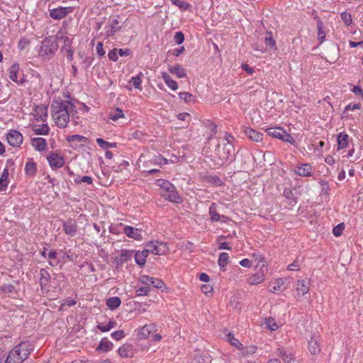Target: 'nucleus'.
<instances>
[{
    "label": "nucleus",
    "instance_id": "obj_1",
    "mask_svg": "<svg viewBox=\"0 0 363 363\" xmlns=\"http://www.w3.org/2000/svg\"><path fill=\"white\" fill-rule=\"evenodd\" d=\"M51 114L59 128H65L69 121V113L74 105L69 101H64L60 97L55 98L51 104Z\"/></svg>",
    "mask_w": 363,
    "mask_h": 363
},
{
    "label": "nucleus",
    "instance_id": "obj_2",
    "mask_svg": "<svg viewBox=\"0 0 363 363\" xmlns=\"http://www.w3.org/2000/svg\"><path fill=\"white\" fill-rule=\"evenodd\" d=\"M33 349L30 342H21L9 352L5 363H22L28 357Z\"/></svg>",
    "mask_w": 363,
    "mask_h": 363
},
{
    "label": "nucleus",
    "instance_id": "obj_3",
    "mask_svg": "<svg viewBox=\"0 0 363 363\" xmlns=\"http://www.w3.org/2000/svg\"><path fill=\"white\" fill-rule=\"evenodd\" d=\"M58 49V44L55 38L52 36L45 38L41 43V45L38 50L40 57L45 60H49Z\"/></svg>",
    "mask_w": 363,
    "mask_h": 363
},
{
    "label": "nucleus",
    "instance_id": "obj_4",
    "mask_svg": "<svg viewBox=\"0 0 363 363\" xmlns=\"http://www.w3.org/2000/svg\"><path fill=\"white\" fill-rule=\"evenodd\" d=\"M158 185L161 187V195L165 199L174 202H182L181 197L178 195L175 187L168 181L160 179L157 181Z\"/></svg>",
    "mask_w": 363,
    "mask_h": 363
},
{
    "label": "nucleus",
    "instance_id": "obj_5",
    "mask_svg": "<svg viewBox=\"0 0 363 363\" xmlns=\"http://www.w3.org/2000/svg\"><path fill=\"white\" fill-rule=\"evenodd\" d=\"M233 151V144L229 142H224L222 140L221 143L217 145L216 148V153L218 156V164L222 165L228 161L231 153Z\"/></svg>",
    "mask_w": 363,
    "mask_h": 363
},
{
    "label": "nucleus",
    "instance_id": "obj_6",
    "mask_svg": "<svg viewBox=\"0 0 363 363\" xmlns=\"http://www.w3.org/2000/svg\"><path fill=\"white\" fill-rule=\"evenodd\" d=\"M266 131L267 134L272 138L280 139L291 144H294L295 143L291 135L280 127L270 128L267 129Z\"/></svg>",
    "mask_w": 363,
    "mask_h": 363
},
{
    "label": "nucleus",
    "instance_id": "obj_7",
    "mask_svg": "<svg viewBox=\"0 0 363 363\" xmlns=\"http://www.w3.org/2000/svg\"><path fill=\"white\" fill-rule=\"evenodd\" d=\"M9 144L13 147H19L23 140L22 134L16 130H11L6 135Z\"/></svg>",
    "mask_w": 363,
    "mask_h": 363
},
{
    "label": "nucleus",
    "instance_id": "obj_8",
    "mask_svg": "<svg viewBox=\"0 0 363 363\" xmlns=\"http://www.w3.org/2000/svg\"><path fill=\"white\" fill-rule=\"evenodd\" d=\"M50 16L55 20H60L65 18L69 13L72 11L71 7L59 6L55 9H49Z\"/></svg>",
    "mask_w": 363,
    "mask_h": 363
},
{
    "label": "nucleus",
    "instance_id": "obj_9",
    "mask_svg": "<svg viewBox=\"0 0 363 363\" xmlns=\"http://www.w3.org/2000/svg\"><path fill=\"white\" fill-rule=\"evenodd\" d=\"M123 23L119 21L116 18H111L106 26V35L112 36L121 28Z\"/></svg>",
    "mask_w": 363,
    "mask_h": 363
},
{
    "label": "nucleus",
    "instance_id": "obj_10",
    "mask_svg": "<svg viewBox=\"0 0 363 363\" xmlns=\"http://www.w3.org/2000/svg\"><path fill=\"white\" fill-rule=\"evenodd\" d=\"M48 109L44 105H38L35 108L32 115L37 121L45 122L48 117Z\"/></svg>",
    "mask_w": 363,
    "mask_h": 363
},
{
    "label": "nucleus",
    "instance_id": "obj_11",
    "mask_svg": "<svg viewBox=\"0 0 363 363\" xmlns=\"http://www.w3.org/2000/svg\"><path fill=\"white\" fill-rule=\"evenodd\" d=\"M48 161L52 168H60L65 164L64 158L54 152L48 156Z\"/></svg>",
    "mask_w": 363,
    "mask_h": 363
},
{
    "label": "nucleus",
    "instance_id": "obj_12",
    "mask_svg": "<svg viewBox=\"0 0 363 363\" xmlns=\"http://www.w3.org/2000/svg\"><path fill=\"white\" fill-rule=\"evenodd\" d=\"M40 278L39 280L40 285L41 286V289L43 291H49V281L50 279V275L49 272L45 269H40Z\"/></svg>",
    "mask_w": 363,
    "mask_h": 363
},
{
    "label": "nucleus",
    "instance_id": "obj_13",
    "mask_svg": "<svg viewBox=\"0 0 363 363\" xmlns=\"http://www.w3.org/2000/svg\"><path fill=\"white\" fill-rule=\"evenodd\" d=\"M123 233L129 238H133L137 240L142 239V235L139 229L135 228L130 225H125L123 228Z\"/></svg>",
    "mask_w": 363,
    "mask_h": 363
},
{
    "label": "nucleus",
    "instance_id": "obj_14",
    "mask_svg": "<svg viewBox=\"0 0 363 363\" xmlns=\"http://www.w3.org/2000/svg\"><path fill=\"white\" fill-rule=\"evenodd\" d=\"M245 133L250 140L255 142L261 141L263 139V133L250 128H246L245 130Z\"/></svg>",
    "mask_w": 363,
    "mask_h": 363
},
{
    "label": "nucleus",
    "instance_id": "obj_15",
    "mask_svg": "<svg viewBox=\"0 0 363 363\" xmlns=\"http://www.w3.org/2000/svg\"><path fill=\"white\" fill-rule=\"evenodd\" d=\"M169 72L175 75L178 78H184L186 77V71L179 64H176L174 66H170L168 68Z\"/></svg>",
    "mask_w": 363,
    "mask_h": 363
},
{
    "label": "nucleus",
    "instance_id": "obj_16",
    "mask_svg": "<svg viewBox=\"0 0 363 363\" xmlns=\"http://www.w3.org/2000/svg\"><path fill=\"white\" fill-rule=\"evenodd\" d=\"M156 331V326L154 324L145 325L139 330V335L141 338H147L150 335Z\"/></svg>",
    "mask_w": 363,
    "mask_h": 363
},
{
    "label": "nucleus",
    "instance_id": "obj_17",
    "mask_svg": "<svg viewBox=\"0 0 363 363\" xmlns=\"http://www.w3.org/2000/svg\"><path fill=\"white\" fill-rule=\"evenodd\" d=\"M310 281L308 279L297 281L296 291L301 295H305L309 291Z\"/></svg>",
    "mask_w": 363,
    "mask_h": 363
},
{
    "label": "nucleus",
    "instance_id": "obj_18",
    "mask_svg": "<svg viewBox=\"0 0 363 363\" xmlns=\"http://www.w3.org/2000/svg\"><path fill=\"white\" fill-rule=\"evenodd\" d=\"M276 354L281 357L284 363H294V358L291 354H288L282 347L277 350Z\"/></svg>",
    "mask_w": 363,
    "mask_h": 363
},
{
    "label": "nucleus",
    "instance_id": "obj_19",
    "mask_svg": "<svg viewBox=\"0 0 363 363\" xmlns=\"http://www.w3.org/2000/svg\"><path fill=\"white\" fill-rule=\"evenodd\" d=\"M31 145L36 150L43 151L47 146V142L43 138H35L31 140Z\"/></svg>",
    "mask_w": 363,
    "mask_h": 363
},
{
    "label": "nucleus",
    "instance_id": "obj_20",
    "mask_svg": "<svg viewBox=\"0 0 363 363\" xmlns=\"http://www.w3.org/2000/svg\"><path fill=\"white\" fill-rule=\"evenodd\" d=\"M148 256V250H143L142 251H138L135 253V262L143 267L146 262V258Z\"/></svg>",
    "mask_w": 363,
    "mask_h": 363
},
{
    "label": "nucleus",
    "instance_id": "obj_21",
    "mask_svg": "<svg viewBox=\"0 0 363 363\" xmlns=\"http://www.w3.org/2000/svg\"><path fill=\"white\" fill-rule=\"evenodd\" d=\"M311 166L309 164H303L298 167L296 174L301 177H309L311 175Z\"/></svg>",
    "mask_w": 363,
    "mask_h": 363
},
{
    "label": "nucleus",
    "instance_id": "obj_22",
    "mask_svg": "<svg viewBox=\"0 0 363 363\" xmlns=\"http://www.w3.org/2000/svg\"><path fill=\"white\" fill-rule=\"evenodd\" d=\"M264 280V274L263 271H262L260 272H257V273L250 276L247 279V282L250 284L256 285V284H259L262 283Z\"/></svg>",
    "mask_w": 363,
    "mask_h": 363
},
{
    "label": "nucleus",
    "instance_id": "obj_23",
    "mask_svg": "<svg viewBox=\"0 0 363 363\" xmlns=\"http://www.w3.org/2000/svg\"><path fill=\"white\" fill-rule=\"evenodd\" d=\"M162 77L164 81L165 84L173 91H176L178 89V84L176 81L172 79L171 77L167 72L162 73Z\"/></svg>",
    "mask_w": 363,
    "mask_h": 363
},
{
    "label": "nucleus",
    "instance_id": "obj_24",
    "mask_svg": "<svg viewBox=\"0 0 363 363\" xmlns=\"http://www.w3.org/2000/svg\"><path fill=\"white\" fill-rule=\"evenodd\" d=\"M77 228V225L71 221L65 222L63 225L65 233L70 236L75 235Z\"/></svg>",
    "mask_w": 363,
    "mask_h": 363
},
{
    "label": "nucleus",
    "instance_id": "obj_25",
    "mask_svg": "<svg viewBox=\"0 0 363 363\" xmlns=\"http://www.w3.org/2000/svg\"><path fill=\"white\" fill-rule=\"evenodd\" d=\"M113 347V343L107 340L106 338H103L101 340L99 345L96 347V350L108 352L110 351Z\"/></svg>",
    "mask_w": 363,
    "mask_h": 363
},
{
    "label": "nucleus",
    "instance_id": "obj_26",
    "mask_svg": "<svg viewBox=\"0 0 363 363\" xmlns=\"http://www.w3.org/2000/svg\"><path fill=\"white\" fill-rule=\"evenodd\" d=\"M348 145V135L340 133L337 137V150L345 148Z\"/></svg>",
    "mask_w": 363,
    "mask_h": 363
},
{
    "label": "nucleus",
    "instance_id": "obj_27",
    "mask_svg": "<svg viewBox=\"0 0 363 363\" xmlns=\"http://www.w3.org/2000/svg\"><path fill=\"white\" fill-rule=\"evenodd\" d=\"M308 347L310 352L313 354H316L319 353L320 351L318 340L314 337H311V340L308 341Z\"/></svg>",
    "mask_w": 363,
    "mask_h": 363
},
{
    "label": "nucleus",
    "instance_id": "obj_28",
    "mask_svg": "<svg viewBox=\"0 0 363 363\" xmlns=\"http://www.w3.org/2000/svg\"><path fill=\"white\" fill-rule=\"evenodd\" d=\"M121 303V299L117 296H113L106 300V306L111 309L114 310L118 308Z\"/></svg>",
    "mask_w": 363,
    "mask_h": 363
},
{
    "label": "nucleus",
    "instance_id": "obj_29",
    "mask_svg": "<svg viewBox=\"0 0 363 363\" xmlns=\"http://www.w3.org/2000/svg\"><path fill=\"white\" fill-rule=\"evenodd\" d=\"M19 72V65L13 64L9 68V78L15 82H21L18 80V74Z\"/></svg>",
    "mask_w": 363,
    "mask_h": 363
},
{
    "label": "nucleus",
    "instance_id": "obj_30",
    "mask_svg": "<svg viewBox=\"0 0 363 363\" xmlns=\"http://www.w3.org/2000/svg\"><path fill=\"white\" fill-rule=\"evenodd\" d=\"M209 214L211 216V220L213 222L218 221L220 218H225L224 216H220L216 211V205L213 203L209 207Z\"/></svg>",
    "mask_w": 363,
    "mask_h": 363
},
{
    "label": "nucleus",
    "instance_id": "obj_31",
    "mask_svg": "<svg viewBox=\"0 0 363 363\" xmlns=\"http://www.w3.org/2000/svg\"><path fill=\"white\" fill-rule=\"evenodd\" d=\"M133 253V250H122L121 254L118 257V262L121 263L128 262L130 259Z\"/></svg>",
    "mask_w": 363,
    "mask_h": 363
},
{
    "label": "nucleus",
    "instance_id": "obj_32",
    "mask_svg": "<svg viewBox=\"0 0 363 363\" xmlns=\"http://www.w3.org/2000/svg\"><path fill=\"white\" fill-rule=\"evenodd\" d=\"M33 129L37 135H48L50 130V128L47 124L35 125Z\"/></svg>",
    "mask_w": 363,
    "mask_h": 363
},
{
    "label": "nucleus",
    "instance_id": "obj_33",
    "mask_svg": "<svg viewBox=\"0 0 363 363\" xmlns=\"http://www.w3.org/2000/svg\"><path fill=\"white\" fill-rule=\"evenodd\" d=\"M227 339L228 341L234 347H236L237 348L240 350H242L243 347L242 345L240 342V341L236 339L234 336V335L232 333H229L227 335Z\"/></svg>",
    "mask_w": 363,
    "mask_h": 363
},
{
    "label": "nucleus",
    "instance_id": "obj_34",
    "mask_svg": "<svg viewBox=\"0 0 363 363\" xmlns=\"http://www.w3.org/2000/svg\"><path fill=\"white\" fill-rule=\"evenodd\" d=\"M131 351V347L130 345H123L121 347H119L118 352L119 355L121 357L127 358L130 357V353Z\"/></svg>",
    "mask_w": 363,
    "mask_h": 363
},
{
    "label": "nucleus",
    "instance_id": "obj_35",
    "mask_svg": "<svg viewBox=\"0 0 363 363\" xmlns=\"http://www.w3.org/2000/svg\"><path fill=\"white\" fill-rule=\"evenodd\" d=\"M36 164L34 162H28L26 164L25 172L27 174L33 176L36 173Z\"/></svg>",
    "mask_w": 363,
    "mask_h": 363
},
{
    "label": "nucleus",
    "instance_id": "obj_36",
    "mask_svg": "<svg viewBox=\"0 0 363 363\" xmlns=\"http://www.w3.org/2000/svg\"><path fill=\"white\" fill-rule=\"evenodd\" d=\"M318 26V40L323 43L325 38V33L323 31V24L321 21L318 20L317 22Z\"/></svg>",
    "mask_w": 363,
    "mask_h": 363
},
{
    "label": "nucleus",
    "instance_id": "obj_37",
    "mask_svg": "<svg viewBox=\"0 0 363 363\" xmlns=\"http://www.w3.org/2000/svg\"><path fill=\"white\" fill-rule=\"evenodd\" d=\"M124 117V114L122 110L119 108H117L114 111L111 112L109 113V118L113 120V121H118L119 118H122Z\"/></svg>",
    "mask_w": 363,
    "mask_h": 363
},
{
    "label": "nucleus",
    "instance_id": "obj_38",
    "mask_svg": "<svg viewBox=\"0 0 363 363\" xmlns=\"http://www.w3.org/2000/svg\"><path fill=\"white\" fill-rule=\"evenodd\" d=\"M169 252V247L167 243L157 241V255H165Z\"/></svg>",
    "mask_w": 363,
    "mask_h": 363
},
{
    "label": "nucleus",
    "instance_id": "obj_39",
    "mask_svg": "<svg viewBox=\"0 0 363 363\" xmlns=\"http://www.w3.org/2000/svg\"><path fill=\"white\" fill-rule=\"evenodd\" d=\"M96 143L99 144V145L104 148V149H108V148H110V147H116V143H108L107 141H105L104 139L102 138H97L96 139Z\"/></svg>",
    "mask_w": 363,
    "mask_h": 363
},
{
    "label": "nucleus",
    "instance_id": "obj_40",
    "mask_svg": "<svg viewBox=\"0 0 363 363\" xmlns=\"http://www.w3.org/2000/svg\"><path fill=\"white\" fill-rule=\"evenodd\" d=\"M228 258H229V256H228V253H226V252H222L219 255L218 262V265L220 266V268H224L227 265L228 262Z\"/></svg>",
    "mask_w": 363,
    "mask_h": 363
},
{
    "label": "nucleus",
    "instance_id": "obj_41",
    "mask_svg": "<svg viewBox=\"0 0 363 363\" xmlns=\"http://www.w3.org/2000/svg\"><path fill=\"white\" fill-rule=\"evenodd\" d=\"M267 36L265 37V44L269 48L276 49V43L274 38H272V33L267 32Z\"/></svg>",
    "mask_w": 363,
    "mask_h": 363
},
{
    "label": "nucleus",
    "instance_id": "obj_42",
    "mask_svg": "<svg viewBox=\"0 0 363 363\" xmlns=\"http://www.w3.org/2000/svg\"><path fill=\"white\" fill-rule=\"evenodd\" d=\"M150 285H152L154 287L159 289L165 288V284L162 280L154 277H152V280L150 281Z\"/></svg>",
    "mask_w": 363,
    "mask_h": 363
},
{
    "label": "nucleus",
    "instance_id": "obj_43",
    "mask_svg": "<svg viewBox=\"0 0 363 363\" xmlns=\"http://www.w3.org/2000/svg\"><path fill=\"white\" fill-rule=\"evenodd\" d=\"M242 356L247 357L250 354H255L257 351V347L255 345H250L242 349Z\"/></svg>",
    "mask_w": 363,
    "mask_h": 363
},
{
    "label": "nucleus",
    "instance_id": "obj_44",
    "mask_svg": "<svg viewBox=\"0 0 363 363\" xmlns=\"http://www.w3.org/2000/svg\"><path fill=\"white\" fill-rule=\"evenodd\" d=\"M264 323L267 325V327L272 331H274L278 329L277 324L272 318H265Z\"/></svg>",
    "mask_w": 363,
    "mask_h": 363
},
{
    "label": "nucleus",
    "instance_id": "obj_45",
    "mask_svg": "<svg viewBox=\"0 0 363 363\" xmlns=\"http://www.w3.org/2000/svg\"><path fill=\"white\" fill-rule=\"evenodd\" d=\"M146 247L147 249H145V250H148V254L151 252L154 255H157L156 252L157 251V241H150L146 245Z\"/></svg>",
    "mask_w": 363,
    "mask_h": 363
},
{
    "label": "nucleus",
    "instance_id": "obj_46",
    "mask_svg": "<svg viewBox=\"0 0 363 363\" xmlns=\"http://www.w3.org/2000/svg\"><path fill=\"white\" fill-rule=\"evenodd\" d=\"M67 140L70 143H72L74 141L78 142V143H85L87 141V138L86 137L79 135H71L67 138Z\"/></svg>",
    "mask_w": 363,
    "mask_h": 363
},
{
    "label": "nucleus",
    "instance_id": "obj_47",
    "mask_svg": "<svg viewBox=\"0 0 363 363\" xmlns=\"http://www.w3.org/2000/svg\"><path fill=\"white\" fill-rule=\"evenodd\" d=\"M340 17L346 26H349L352 24V19L350 13L347 12H342L340 13Z\"/></svg>",
    "mask_w": 363,
    "mask_h": 363
},
{
    "label": "nucleus",
    "instance_id": "obj_48",
    "mask_svg": "<svg viewBox=\"0 0 363 363\" xmlns=\"http://www.w3.org/2000/svg\"><path fill=\"white\" fill-rule=\"evenodd\" d=\"M116 325V322L113 320H110L107 325L102 326V325H98L97 328L101 332H107L109 331L111 329L113 328Z\"/></svg>",
    "mask_w": 363,
    "mask_h": 363
},
{
    "label": "nucleus",
    "instance_id": "obj_49",
    "mask_svg": "<svg viewBox=\"0 0 363 363\" xmlns=\"http://www.w3.org/2000/svg\"><path fill=\"white\" fill-rule=\"evenodd\" d=\"M130 82L133 83V84L135 89L142 90V86H141L142 80H141L140 76L137 75L135 77H133L130 79Z\"/></svg>",
    "mask_w": 363,
    "mask_h": 363
},
{
    "label": "nucleus",
    "instance_id": "obj_50",
    "mask_svg": "<svg viewBox=\"0 0 363 363\" xmlns=\"http://www.w3.org/2000/svg\"><path fill=\"white\" fill-rule=\"evenodd\" d=\"M345 228V224L343 223H341L336 226H335L333 229V233L335 236L338 237L342 235V231Z\"/></svg>",
    "mask_w": 363,
    "mask_h": 363
},
{
    "label": "nucleus",
    "instance_id": "obj_51",
    "mask_svg": "<svg viewBox=\"0 0 363 363\" xmlns=\"http://www.w3.org/2000/svg\"><path fill=\"white\" fill-rule=\"evenodd\" d=\"M57 253L55 251H50L48 253L47 258L52 259L53 261H49V264L54 267L58 264V262L55 260L56 259Z\"/></svg>",
    "mask_w": 363,
    "mask_h": 363
},
{
    "label": "nucleus",
    "instance_id": "obj_52",
    "mask_svg": "<svg viewBox=\"0 0 363 363\" xmlns=\"http://www.w3.org/2000/svg\"><path fill=\"white\" fill-rule=\"evenodd\" d=\"M179 96L185 102H190L191 100L194 98L193 95L189 92H180L179 94Z\"/></svg>",
    "mask_w": 363,
    "mask_h": 363
},
{
    "label": "nucleus",
    "instance_id": "obj_53",
    "mask_svg": "<svg viewBox=\"0 0 363 363\" xmlns=\"http://www.w3.org/2000/svg\"><path fill=\"white\" fill-rule=\"evenodd\" d=\"M284 284V281L282 279H277L275 281L274 286L272 289H270L271 292H274L275 291L280 290L283 284Z\"/></svg>",
    "mask_w": 363,
    "mask_h": 363
},
{
    "label": "nucleus",
    "instance_id": "obj_54",
    "mask_svg": "<svg viewBox=\"0 0 363 363\" xmlns=\"http://www.w3.org/2000/svg\"><path fill=\"white\" fill-rule=\"evenodd\" d=\"M150 290L149 286H142L136 290V294L138 296H145L149 294Z\"/></svg>",
    "mask_w": 363,
    "mask_h": 363
},
{
    "label": "nucleus",
    "instance_id": "obj_55",
    "mask_svg": "<svg viewBox=\"0 0 363 363\" xmlns=\"http://www.w3.org/2000/svg\"><path fill=\"white\" fill-rule=\"evenodd\" d=\"M111 337L116 340H120L125 337V333L123 330H117L111 333Z\"/></svg>",
    "mask_w": 363,
    "mask_h": 363
},
{
    "label": "nucleus",
    "instance_id": "obj_56",
    "mask_svg": "<svg viewBox=\"0 0 363 363\" xmlns=\"http://www.w3.org/2000/svg\"><path fill=\"white\" fill-rule=\"evenodd\" d=\"M184 40V35L181 31L175 33L174 41L178 44L181 45Z\"/></svg>",
    "mask_w": 363,
    "mask_h": 363
},
{
    "label": "nucleus",
    "instance_id": "obj_57",
    "mask_svg": "<svg viewBox=\"0 0 363 363\" xmlns=\"http://www.w3.org/2000/svg\"><path fill=\"white\" fill-rule=\"evenodd\" d=\"M110 60L116 62L118 60V50L114 48L111 50L108 54Z\"/></svg>",
    "mask_w": 363,
    "mask_h": 363
},
{
    "label": "nucleus",
    "instance_id": "obj_58",
    "mask_svg": "<svg viewBox=\"0 0 363 363\" xmlns=\"http://www.w3.org/2000/svg\"><path fill=\"white\" fill-rule=\"evenodd\" d=\"M150 280H152V277H149L147 275H143V276H140L139 278V281L141 284H145V285H150Z\"/></svg>",
    "mask_w": 363,
    "mask_h": 363
},
{
    "label": "nucleus",
    "instance_id": "obj_59",
    "mask_svg": "<svg viewBox=\"0 0 363 363\" xmlns=\"http://www.w3.org/2000/svg\"><path fill=\"white\" fill-rule=\"evenodd\" d=\"M30 43V41L26 39V38H23L21 40H20L19 43H18V48L21 50H24L25 48H26L28 45Z\"/></svg>",
    "mask_w": 363,
    "mask_h": 363
},
{
    "label": "nucleus",
    "instance_id": "obj_60",
    "mask_svg": "<svg viewBox=\"0 0 363 363\" xmlns=\"http://www.w3.org/2000/svg\"><path fill=\"white\" fill-rule=\"evenodd\" d=\"M96 52L99 56H104L105 55V51L103 48V43L101 42H99L96 48Z\"/></svg>",
    "mask_w": 363,
    "mask_h": 363
},
{
    "label": "nucleus",
    "instance_id": "obj_61",
    "mask_svg": "<svg viewBox=\"0 0 363 363\" xmlns=\"http://www.w3.org/2000/svg\"><path fill=\"white\" fill-rule=\"evenodd\" d=\"M1 289L6 293H12L14 290V286L11 284H5L1 286Z\"/></svg>",
    "mask_w": 363,
    "mask_h": 363
},
{
    "label": "nucleus",
    "instance_id": "obj_62",
    "mask_svg": "<svg viewBox=\"0 0 363 363\" xmlns=\"http://www.w3.org/2000/svg\"><path fill=\"white\" fill-rule=\"evenodd\" d=\"M360 108H361V105L359 104H354L353 105L349 104L345 107V111H347L349 110H352V111L357 110V109H359Z\"/></svg>",
    "mask_w": 363,
    "mask_h": 363
},
{
    "label": "nucleus",
    "instance_id": "obj_63",
    "mask_svg": "<svg viewBox=\"0 0 363 363\" xmlns=\"http://www.w3.org/2000/svg\"><path fill=\"white\" fill-rule=\"evenodd\" d=\"M242 68L244 71H245L247 73L252 74L254 72V69L250 67L247 64H243L242 65Z\"/></svg>",
    "mask_w": 363,
    "mask_h": 363
},
{
    "label": "nucleus",
    "instance_id": "obj_64",
    "mask_svg": "<svg viewBox=\"0 0 363 363\" xmlns=\"http://www.w3.org/2000/svg\"><path fill=\"white\" fill-rule=\"evenodd\" d=\"M299 265L296 261L288 266V269L290 271L298 270Z\"/></svg>",
    "mask_w": 363,
    "mask_h": 363
}]
</instances>
